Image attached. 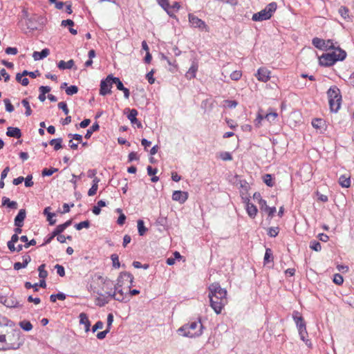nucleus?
Wrapping results in <instances>:
<instances>
[{
    "label": "nucleus",
    "instance_id": "obj_52",
    "mask_svg": "<svg viewBox=\"0 0 354 354\" xmlns=\"http://www.w3.org/2000/svg\"><path fill=\"white\" fill-rule=\"evenodd\" d=\"M6 111L11 113L14 111V106L11 104L10 100L8 98L3 100Z\"/></svg>",
    "mask_w": 354,
    "mask_h": 354
},
{
    "label": "nucleus",
    "instance_id": "obj_14",
    "mask_svg": "<svg viewBox=\"0 0 354 354\" xmlns=\"http://www.w3.org/2000/svg\"><path fill=\"white\" fill-rule=\"evenodd\" d=\"M138 111L136 109H131L129 110V113L127 115L128 119L131 121V123L133 125H136L138 129L142 128V124L140 121H139L136 116L138 115Z\"/></svg>",
    "mask_w": 354,
    "mask_h": 354
},
{
    "label": "nucleus",
    "instance_id": "obj_6",
    "mask_svg": "<svg viewBox=\"0 0 354 354\" xmlns=\"http://www.w3.org/2000/svg\"><path fill=\"white\" fill-rule=\"evenodd\" d=\"M189 21L191 24L192 26L194 28H197L201 30H205V32H209V27L207 26L205 22L198 17H196L193 14L189 13L188 15Z\"/></svg>",
    "mask_w": 354,
    "mask_h": 354
},
{
    "label": "nucleus",
    "instance_id": "obj_64",
    "mask_svg": "<svg viewBox=\"0 0 354 354\" xmlns=\"http://www.w3.org/2000/svg\"><path fill=\"white\" fill-rule=\"evenodd\" d=\"M153 73H154V71L153 70H151L150 72H149L147 75H146V78L147 79L149 83L150 84H152L154 83L155 82V79L153 78Z\"/></svg>",
    "mask_w": 354,
    "mask_h": 354
},
{
    "label": "nucleus",
    "instance_id": "obj_56",
    "mask_svg": "<svg viewBox=\"0 0 354 354\" xmlns=\"http://www.w3.org/2000/svg\"><path fill=\"white\" fill-rule=\"evenodd\" d=\"M241 75H242V74H241V72L240 71H233L230 74V78L232 80L237 81V80L241 79Z\"/></svg>",
    "mask_w": 354,
    "mask_h": 354
},
{
    "label": "nucleus",
    "instance_id": "obj_36",
    "mask_svg": "<svg viewBox=\"0 0 354 354\" xmlns=\"http://www.w3.org/2000/svg\"><path fill=\"white\" fill-rule=\"evenodd\" d=\"M138 231L140 236H143L147 231V228L145 226V223L142 220L138 221Z\"/></svg>",
    "mask_w": 354,
    "mask_h": 354
},
{
    "label": "nucleus",
    "instance_id": "obj_9",
    "mask_svg": "<svg viewBox=\"0 0 354 354\" xmlns=\"http://www.w3.org/2000/svg\"><path fill=\"white\" fill-rule=\"evenodd\" d=\"M346 56L347 53L344 50L333 44V64L337 62L344 61Z\"/></svg>",
    "mask_w": 354,
    "mask_h": 354
},
{
    "label": "nucleus",
    "instance_id": "obj_58",
    "mask_svg": "<svg viewBox=\"0 0 354 354\" xmlns=\"http://www.w3.org/2000/svg\"><path fill=\"white\" fill-rule=\"evenodd\" d=\"M58 108L62 109L66 115L68 114L69 109H68V106H67V104H66V102H59L58 103Z\"/></svg>",
    "mask_w": 354,
    "mask_h": 354
},
{
    "label": "nucleus",
    "instance_id": "obj_33",
    "mask_svg": "<svg viewBox=\"0 0 354 354\" xmlns=\"http://www.w3.org/2000/svg\"><path fill=\"white\" fill-rule=\"evenodd\" d=\"M62 140H63L62 138L52 139L51 140H50L49 144L52 146H54V149L55 151H57L62 148Z\"/></svg>",
    "mask_w": 354,
    "mask_h": 354
},
{
    "label": "nucleus",
    "instance_id": "obj_44",
    "mask_svg": "<svg viewBox=\"0 0 354 354\" xmlns=\"http://www.w3.org/2000/svg\"><path fill=\"white\" fill-rule=\"evenodd\" d=\"M78 92V87L75 85H71L66 88V93L68 95H73Z\"/></svg>",
    "mask_w": 354,
    "mask_h": 354
},
{
    "label": "nucleus",
    "instance_id": "obj_50",
    "mask_svg": "<svg viewBox=\"0 0 354 354\" xmlns=\"http://www.w3.org/2000/svg\"><path fill=\"white\" fill-rule=\"evenodd\" d=\"M279 229L277 227H271L268 229V234L271 237H275L278 235Z\"/></svg>",
    "mask_w": 354,
    "mask_h": 354
},
{
    "label": "nucleus",
    "instance_id": "obj_7",
    "mask_svg": "<svg viewBox=\"0 0 354 354\" xmlns=\"http://www.w3.org/2000/svg\"><path fill=\"white\" fill-rule=\"evenodd\" d=\"M112 85L111 75H109L100 82V95L104 96L108 93H111Z\"/></svg>",
    "mask_w": 354,
    "mask_h": 354
},
{
    "label": "nucleus",
    "instance_id": "obj_13",
    "mask_svg": "<svg viewBox=\"0 0 354 354\" xmlns=\"http://www.w3.org/2000/svg\"><path fill=\"white\" fill-rule=\"evenodd\" d=\"M259 206L261 211L268 214L269 218H272L274 216L276 212L275 207H270L268 206L266 201L262 198L259 200Z\"/></svg>",
    "mask_w": 354,
    "mask_h": 354
},
{
    "label": "nucleus",
    "instance_id": "obj_63",
    "mask_svg": "<svg viewBox=\"0 0 354 354\" xmlns=\"http://www.w3.org/2000/svg\"><path fill=\"white\" fill-rule=\"evenodd\" d=\"M138 159H139V157L136 152L132 151V152L129 153V154L128 156V161L129 162H132L133 160H137Z\"/></svg>",
    "mask_w": 354,
    "mask_h": 354
},
{
    "label": "nucleus",
    "instance_id": "obj_2",
    "mask_svg": "<svg viewBox=\"0 0 354 354\" xmlns=\"http://www.w3.org/2000/svg\"><path fill=\"white\" fill-rule=\"evenodd\" d=\"M203 326L201 320L194 321L182 326L178 332L183 333L182 335L188 337H196L201 335Z\"/></svg>",
    "mask_w": 354,
    "mask_h": 354
},
{
    "label": "nucleus",
    "instance_id": "obj_57",
    "mask_svg": "<svg viewBox=\"0 0 354 354\" xmlns=\"http://www.w3.org/2000/svg\"><path fill=\"white\" fill-rule=\"evenodd\" d=\"M66 229L62 224L57 225L55 229L53 231V236L61 234Z\"/></svg>",
    "mask_w": 354,
    "mask_h": 354
},
{
    "label": "nucleus",
    "instance_id": "obj_51",
    "mask_svg": "<svg viewBox=\"0 0 354 354\" xmlns=\"http://www.w3.org/2000/svg\"><path fill=\"white\" fill-rule=\"evenodd\" d=\"M115 300L120 302L127 303L129 301V297H128V294L125 293V295H117Z\"/></svg>",
    "mask_w": 354,
    "mask_h": 354
},
{
    "label": "nucleus",
    "instance_id": "obj_60",
    "mask_svg": "<svg viewBox=\"0 0 354 354\" xmlns=\"http://www.w3.org/2000/svg\"><path fill=\"white\" fill-rule=\"evenodd\" d=\"M32 175H28L26 176V178H24V182H25V186L26 187H32L34 184L33 181L32 180Z\"/></svg>",
    "mask_w": 354,
    "mask_h": 354
},
{
    "label": "nucleus",
    "instance_id": "obj_38",
    "mask_svg": "<svg viewBox=\"0 0 354 354\" xmlns=\"http://www.w3.org/2000/svg\"><path fill=\"white\" fill-rule=\"evenodd\" d=\"M21 104L26 109L25 115L26 116H30L32 114V109L30 108V106L28 99H26V98L23 99L21 100Z\"/></svg>",
    "mask_w": 354,
    "mask_h": 354
},
{
    "label": "nucleus",
    "instance_id": "obj_54",
    "mask_svg": "<svg viewBox=\"0 0 354 354\" xmlns=\"http://www.w3.org/2000/svg\"><path fill=\"white\" fill-rule=\"evenodd\" d=\"M156 224L162 227H165L167 224V218L165 216H159L156 220Z\"/></svg>",
    "mask_w": 354,
    "mask_h": 354
},
{
    "label": "nucleus",
    "instance_id": "obj_25",
    "mask_svg": "<svg viewBox=\"0 0 354 354\" xmlns=\"http://www.w3.org/2000/svg\"><path fill=\"white\" fill-rule=\"evenodd\" d=\"M50 54L48 48H44L41 51H35L32 54V57L35 61L42 59L46 57Z\"/></svg>",
    "mask_w": 354,
    "mask_h": 354
},
{
    "label": "nucleus",
    "instance_id": "obj_8",
    "mask_svg": "<svg viewBox=\"0 0 354 354\" xmlns=\"http://www.w3.org/2000/svg\"><path fill=\"white\" fill-rule=\"evenodd\" d=\"M313 44L318 49L327 50L332 49V40L328 39L326 42L325 40L315 37L312 41Z\"/></svg>",
    "mask_w": 354,
    "mask_h": 354
},
{
    "label": "nucleus",
    "instance_id": "obj_41",
    "mask_svg": "<svg viewBox=\"0 0 354 354\" xmlns=\"http://www.w3.org/2000/svg\"><path fill=\"white\" fill-rule=\"evenodd\" d=\"M310 248L316 252H319L322 250L321 244L319 241L313 240L310 242Z\"/></svg>",
    "mask_w": 354,
    "mask_h": 354
},
{
    "label": "nucleus",
    "instance_id": "obj_12",
    "mask_svg": "<svg viewBox=\"0 0 354 354\" xmlns=\"http://www.w3.org/2000/svg\"><path fill=\"white\" fill-rule=\"evenodd\" d=\"M292 317L297 325L298 331L306 329V322L303 317L300 315V313L298 311L293 312Z\"/></svg>",
    "mask_w": 354,
    "mask_h": 354
},
{
    "label": "nucleus",
    "instance_id": "obj_26",
    "mask_svg": "<svg viewBox=\"0 0 354 354\" xmlns=\"http://www.w3.org/2000/svg\"><path fill=\"white\" fill-rule=\"evenodd\" d=\"M2 206L8 208L16 209L18 208V204L16 201H10L9 198L3 196L2 198Z\"/></svg>",
    "mask_w": 354,
    "mask_h": 354
},
{
    "label": "nucleus",
    "instance_id": "obj_22",
    "mask_svg": "<svg viewBox=\"0 0 354 354\" xmlns=\"http://www.w3.org/2000/svg\"><path fill=\"white\" fill-rule=\"evenodd\" d=\"M6 135L8 137L20 138L22 136L21 130L18 127H9L7 128Z\"/></svg>",
    "mask_w": 354,
    "mask_h": 354
},
{
    "label": "nucleus",
    "instance_id": "obj_37",
    "mask_svg": "<svg viewBox=\"0 0 354 354\" xmlns=\"http://www.w3.org/2000/svg\"><path fill=\"white\" fill-rule=\"evenodd\" d=\"M19 326L25 331H30L32 329V325L29 321L24 320L19 322Z\"/></svg>",
    "mask_w": 354,
    "mask_h": 354
},
{
    "label": "nucleus",
    "instance_id": "obj_11",
    "mask_svg": "<svg viewBox=\"0 0 354 354\" xmlns=\"http://www.w3.org/2000/svg\"><path fill=\"white\" fill-rule=\"evenodd\" d=\"M124 278L129 279V285L128 286L129 288H131V287L133 286V279H134L133 276L130 272H120V275L118 277V287H117V288H122L123 286L122 279H124Z\"/></svg>",
    "mask_w": 354,
    "mask_h": 354
},
{
    "label": "nucleus",
    "instance_id": "obj_5",
    "mask_svg": "<svg viewBox=\"0 0 354 354\" xmlns=\"http://www.w3.org/2000/svg\"><path fill=\"white\" fill-rule=\"evenodd\" d=\"M45 24V19L37 15H32L26 21L27 29L30 31L40 30Z\"/></svg>",
    "mask_w": 354,
    "mask_h": 354
},
{
    "label": "nucleus",
    "instance_id": "obj_55",
    "mask_svg": "<svg viewBox=\"0 0 354 354\" xmlns=\"http://www.w3.org/2000/svg\"><path fill=\"white\" fill-rule=\"evenodd\" d=\"M55 268L57 270V273L60 277H64L65 276V270L64 268L59 264H56L55 266Z\"/></svg>",
    "mask_w": 354,
    "mask_h": 354
},
{
    "label": "nucleus",
    "instance_id": "obj_23",
    "mask_svg": "<svg viewBox=\"0 0 354 354\" xmlns=\"http://www.w3.org/2000/svg\"><path fill=\"white\" fill-rule=\"evenodd\" d=\"M198 65L195 61L192 62V66L189 71L186 73L185 76L187 79L191 80L196 77V73L198 71Z\"/></svg>",
    "mask_w": 354,
    "mask_h": 354
},
{
    "label": "nucleus",
    "instance_id": "obj_16",
    "mask_svg": "<svg viewBox=\"0 0 354 354\" xmlns=\"http://www.w3.org/2000/svg\"><path fill=\"white\" fill-rule=\"evenodd\" d=\"M188 198V193L182 191H174L172 194V199L180 203H184Z\"/></svg>",
    "mask_w": 354,
    "mask_h": 354
},
{
    "label": "nucleus",
    "instance_id": "obj_59",
    "mask_svg": "<svg viewBox=\"0 0 354 354\" xmlns=\"http://www.w3.org/2000/svg\"><path fill=\"white\" fill-rule=\"evenodd\" d=\"M220 158L223 160H225V161L226 160H232V156L231 153H229V152H227V151L221 153Z\"/></svg>",
    "mask_w": 354,
    "mask_h": 354
},
{
    "label": "nucleus",
    "instance_id": "obj_19",
    "mask_svg": "<svg viewBox=\"0 0 354 354\" xmlns=\"http://www.w3.org/2000/svg\"><path fill=\"white\" fill-rule=\"evenodd\" d=\"M319 64L324 66H332V53H323L319 57Z\"/></svg>",
    "mask_w": 354,
    "mask_h": 354
},
{
    "label": "nucleus",
    "instance_id": "obj_53",
    "mask_svg": "<svg viewBox=\"0 0 354 354\" xmlns=\"http://www.w3.org/2000/svg\"><path fill=\"white\" fill-rule=\"evenodd\" d=\"M344 282L343 277L340 274H333V283L337 285H341Z\"/></svg>",
    "mask_w": 354,
    "mask_h": 354
},
{
    "label": "nucleus",
    "instance_id": "obj_20",
    "mask_svg": "<svg viewBox=\"0 0 354 354\" xmlns=\"http://www.w3.org/2000/svg\"><path fill=\"white\" fill-rule=\"evenodd\" d=\"M312 125L314 128L319 129L321 133H323L326 129L327 127L326 121L321 118L313 120Z\"/></svg>",
    "mask_w": 354,
    "mask_h": 354
},
{
    "label": "nucleus",
    "instance_id": "obj_61",
    "mask_svg": "<svg viewBox=\"0 0 354 354\" xmlns=\"http://www.w3.org/2000/svg\"><path fill=\"white\" fill-rule=\"evenodd\" d=\"M104 326V323L101 321H97L92 328V332L95 333L99 329H102Z\"/></svg>",
    "mask_w": 354,
    "mask_h": 354
},
{
    "label": "nucleus",
    "instance_id": "obj_18",
    "mask_svg": "<svg viewBox=\"0 0 354 354\" xmlns=\"http://www.w3.org/2000/svg\"><path fill=\"white\" fill-rule=\"evenodd\" d=\"M26 216V211L25 209H21L15 218L14 223L16 227H23L24 221Z\"/></svg>",
    "mask_w": 354,
    "mask_h": 354
},
{
    "label": "nucleus",
    "instance_id": "obj_35",
    "mask_svg": "<svg viewBox=\"0 0 354 354\" xmlns=\"http://www.w3.org/2000/svg\"><path fill=\"white\" fill-rule=\"evenodd\" d=\"M299 335L300 339L302 341H304L308 346H311L310 340L307 338L308 337V333H307L306 329V330H299Z\"/></svg>",
    "mask_w": 354,
    "mask_h": 354
},
{
    "label": "nucleus",
    "instance_id": "obj_47",
    "mask_svg": "<svg viewBox=\"0 0 354 354\" xmlns=\"http://www.w3.org/2000/svg\"><path fill=\"white\" fill-rule=\"evenodd\" d=\"M90 226L89 221L86 220L82 222H80L75 225L76 230H81L82 228H88Z\"/></svg>",
    "mask_w": 354,
    "mask_h": 354
},
{
    "label": "nucleus",
    "instance_id": "obj_17",
    "mask_svg": "<svg viewBox=\"0 0 354 354\" xmlns=\"http://www.w3.org/2000/svg\"><path fill=\"white\" fill-rule=\"evenodd\" d=\"M333 106L335 105V101L337 104L335 109H333V112H337L341 106L342 103V95L340 94V90L337 87L333 86Z\"/></svg>",
    "mask_w": 354,
    "mask_h": 354
},
{
    "label": "nucleus",
    "instance_id": "obj_21",
    "mask_svg": "<svg viewBox=\"0 0 354 354\" xmlns=\"http://www.w3.org/2000/svg\"><path fill=\"white\" fill-rule=\"evenodd\" d=\"M23 262H16L13 265V268L15 270H19L21 268H25L28 264L31 261V257L30 255H24L22 257Z\"/></svg>",
    "mask_w": 354,
    "mask_h": 354
},
{
    "label": "nucleus",
    "instance_id": "obj_31",
    "mask_svg": "<svg viewBox=\"0 0 354 354\" xmlns=\"http://www.w3.org/2000/svg\"><path fill=\"white\" fill-rule=\"evenodd\" d=\"M50 207H46L44 210V214L46 216L47 221L49 222V225H53L56 223V220L53 219V217L55 216V214L50 212Z\"/></svg>",
    "mask_w": 354,
    "mask_h": 354
},
{
    "label": "nucleus",
    "instance_id": "obj_24",
    "mask_svg": "<svg viewBox=\"0 0 354 354\" xmlns=\"http://www.w3.org/2000/svg\"><path fill=\"white\" fill-rule=\"evenodd\" d=\"M80 324L84 325L85 331L88 332L90 330L91 322L88 319L87 315L84 313L80 314Z\"/></svg>",
    "mask_w": 354,
    "mask_h": 354
},
{
    "label": "nucleus",
    "instance_id": "obj_34",
    "mask_svg": "<svg viewBox=\"0 0 354 354\" xmlns=\"http://www.w3.org/2000/svg\"><path fill=\"white\" fill-rule=\"evenodd\" d=\"M273 254L272 251L270 248H266L265 255H264V264H267L271 261H273Z\"/></svg>",
    "mask_w": 354,
    "mask_h": 354
},
{
    "label": "nucleus",
    "instance_id": "obj_1",
    "mask_svg": "<svg viewBox=\"0 0 354 354\" xmlns=\"http://www.w3.org/2000/svg\"><path fill=\"white\" fill-rule=\"evenodd\" d=\"M208 290L210 306L218 315L227 302L226 297L227 290L225 288H222L218 283H212L209 286Z\"/></svg>",
    "mask_w": 354,
    "mask_h": 354
},
{
    "label": "nucleus",
    "instance_id": "obj_29",
    "mask_svg": "<svg viewBox=\"0 0 354 354\" xmlns=\"http://www.w3.org/2000/svg\"><path fill=\"white\" fill-rule=\"evenodd\" d=\"M339 184L342 187H349L351 185V178L348 175H342L338 180Z\"/></svg>",
    "mask_w": 354,
    "mask_h": 354
},
{
    "label": "nucleus",
    "instance_id": "obj_4",
    "mask_svg": "<svg viewBox=\"0 0 354 354\" xmlns=\"http://www.w3.org/2000/svg\"><path fill=\"white\" fill-rule=\"evenodd\" d=\"M277 8V3L271 2L260 12L254 13L252 15V19L254 21H262L264 20L270 19L272 17L273 13L276 11Z\"/></svg>",
    "mask_w": 354,
    "mask_h": 354
},
{
    "label": "nucleus",
    "instance_id": "obj_39",
    "mask_svg": "<svg viewBox=\"0 0 354 354\" xmlns=\"http://www.w3.org/2000/svg\"><path fill=\"white\" fill-rule=\"evenodd\" d=\"M111 80H112V83L113 84H115L117 88L119 90V91H121V90H123L124 88V85H123V83L121 82V80H120V78L118 77H113L112 75H111Z\"/></svg>",
    "mask_w": 354,
    "mask_h": 354
},
{
    "label": "nucleus",
    "instance_id": "obj_30",
    "mask_svg": "<svg viewBox=\"0 0 354 354\" xmlns=\"http://www.w3.org/2000/svg\"><path fill=\"white\" fill-rule=\"evenodd\" d=\"M74 64H75V62L73 59H70L66 62H64V60H61L57 64V67L61 70L71 69L73 67Z\"/></svg>",
    "mask_w": 354,
    "mask_h": 354
},
{
    "label": "nucleus",
    "instance_id": "obj_3",
    "mask_svg": "<svg viewBox=\"0 0 354 354\" xmlns=\"http://www.w3.org/2000/svg\"><path fill=\"white\" fill-rule=\"evenodd\" d=\"M20 331L12 330L6 335L7 343L3 347L0 348V351L17 350L22 344L20 342Z\"/></svg>",
    "mask_w": 354,
    "mask_h": 354
},
{
    "label": "nucleus",
    "instance_id": "obj_62",
    "mask_svg": "<svg viewBox=\"0 0 354 354\" xmlns=\"http://www.w3.org/2000/svg\"><path fill=\"white\" fill-rule=\"evenodd\" d=\"M6 53L8 55H17L18 53V50L15 47H8L5 50Z\"/></svg>",
    "mask_w": 354,
    "mask_h": 354
},
{
    "label": "nucleus",
    "instance_id": "obj_46",
    "mask_svg": "<svg viewBox=\"0 0 354 354\" xmlns=\"http://www.w3.org/2000/svg\"><path fill=\"white\" fill-rule=\"evenodd\" d=\"M278 114L276 112H270L265 115V119L270 122H274L277 118Z\"/></svg>",
    "mask_w": 354,
    "mask_h": 354
},
{
    "label": "nucleus",
    "instance_id": "obj_28",
    "mask_svg": "<svg viewBox=\"0 0 354 354\" xmlns=\"http://www.w3.org/2000/svg\"><path fill=\"white\" fill-rule=\"evenodd\" d=\"M97 294L99 295V297H97L95 300V303L97 306L102 307L109 303V299H108V297L104 296L102 293L98 292Z\"/></svg>",
    "mask_w": 354,
    "mask_h": 354
},
{
    "label": "nucleus",
    "instance_id": "obj_32",
    "mask_svg": "<svg viewBox=\"0 0 354 354\" xmlns=\"http://www.w3.org/2000/svg\"><path fill=\"white\" fill-rule=\"evenodd\" d=\"M100 129V125L97 122H95L93 124V125L86 131V133L85 134V138L89 139L93 133L95 131H97Z\"/></svg>",
    "mask_w": 354,
    "mask_h": 354
},
{
    "label": "nucleus",
    "instance_id": "obj_45",
    "mask_svg": "<svg viewBox=\"0 0 354 354\" xmlns=\"http://www.w3.org/2000/svg\"><path fill=\"white\" fill-rule=\"evenodd\" d=\"M349 10L345 6H342L339 9V15L344 18V19H346L347 18H349L348 15Z\"/></svg>",
    "mask_w": 354,
    "mask_h": 354
},
{
    "label": "nucleus",
    "instance_id": "obj_40",
    "mask_svg": "<svg viewBox=\"0 0 354 354\" xmlns=\"http://www.w3.org/2000/svg\"><path fill=\"white\" fill-rule=\"evenodd\" d=\"M21 73H17L16 75V80L20 82L23 86H27L29 84V80L27 77H24L25 75H21Z\"/></svg>",
    "mask_w": 354,
    "mask_h": 354
},
{
    "label": "nucleus",
    "instance_id": "obj_43",
    "mask_svg": "<svg viewBox=\"0 0 354 354\" xmlns=\"http://www.w3.org/2000/svg\"><path fill=\"white\" fill-rule=\"evenodd\" d=\"M263 180L264 183L268 187H272L274 183L272 182V177L271 174H265L263 177Z\"/></svg>",
    "mask_w": 354,
    "mask_h": 354
},
{
    "label": "nucleus",
    "instance_id": "obj_15",
    "mask_svg": "<svg viewBox=\"0 0 354 354\" xmlns=\"http://www.w3.org/2000/svg\"><path fill=\"white\" fill-rule=\"evenodd\" d=\"M270 72L266 68H260L258 69L256 76L258 80L267 82L270 79Z\"/></svg>",
    "mask_w": 354,
    "mask_h": 354
},
{
    "label": "nucleus",
    "instance_id": "obj_10",
    "mask_svg": "<svg viewBox=\"0 0 354 354\" xmlns=\"http://www.w3.org/2000/svg\"><path fill=\"white\" fill-rule=\"evenodd\" d=\"M1 303L8 308H21L23 306L12 295L10 298L3 296Z\"/></svg>",
    "mask_w": 354,
    "mask_h": 354
},
{
    "label": "nucleus",
    "instance_id": "obj_27",
    "mask_svg": "<svg viewBox=\"0 0 354 354\" xmlns=\"http://www.w3.org/2000/svg\"><path fill=\"white\" fill-rule=\"evenodd\" d=\"M246 211L250 217L254 218L257 213V208L254 204L250 203L248 201L246 204Z\"/></svg>",
    "mask_w": 354,
    "mask_h": 354
},
{
    "label": "nucleus",
    "instance_id": "obj_42",
    "mask_svg": "<svg viewBox=\"0 0 354 354\" xmlns=\"http://www.w3.org/2000/svg\"><path fill=\"white\" fill-rule=\"evenodd\" d=\"M58 171V169L57 168H44L42 170L41 174L43 176H50L53 175L55 172H57Z\"/></svg>",
    "mask_w": 354,
    "mask_h": 354
},
{
    "label": "nucleus",
    "instance_id": "obj_48",
    "mask_svg": "<svg viewBox=\"0 0 354 354\" xmlns=\"http://www.w3.org/2000/svg\"><path fill=\"white\" fill-rule=\"evenodd\" d=\"M111 259L113 261V267H114L115 268H119L120 266V263L119 261V257H118V254H111Z\"/></svg>",
    "mask_w": 354,
    "mask_h": 354
},
{
    "label": "nucleus",
    "instance_id": "obj_49",
    "mask_svg": "<svg viewBox=\"0 0 354 354\" xmlns=\"http://www.w3.org/2000/svg\"><path fill=\"white\" fill-rule=\"evenodd\" d=\"M39 71H28L26 70H24L21 75H28L30 76L31 78H36L38 75H39Z\"/></svg>",
    "mask_w": 354,
    "mask_h": 354
}]
</instances>
